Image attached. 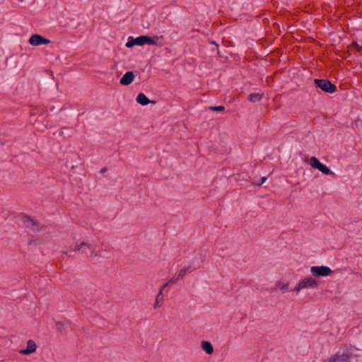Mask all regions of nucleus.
Masks as SVG:
<instances>
[{"instance_id":"9d476101","label":"nucleus","mask_w":362,"mask_h":362,"mask_svg":"<svg viewBox=\"0 0 362 362\" xmlns=\"http://www.w3.org/2000/svg\"><path fill=\"white\" fill-rule=\"evenodd\" d=\"M134 74L132 71H127L120 79V84L128 86L132 83L134 79Z\"/></svg>"},{"instance_id":"f03ea898","label":"nucleus","mask_w":362,"mask_h":362,"mask_svg":"<svg viewBox=\"0 0 362 362\" xmlns=\"http://www.w3.org/2000/svg\"><path fill=\"white\" fill-rule=\"evenodd\" d=\"M318 286L317 281L311 276H306L300 279L291 291L296 293L300 292L303 289H314Z\"/></svg>"},{"instance_id":"0eeeda50","label":"nucleus","mask_w":362,"mask_h":362,"mask_svg":"<svg viewBox=\"0 0 362 362\" xmlns=\"http://www.w3.org/2000/svg\"><path fill=\"white\" fill-rule=\"evenodd\" d=\"M351 357L352 353L347 349L342 354L337 352L328 359V362H346Z\"/></svg>"},{"instance_id":"39448f33","label":"nucleus","mask_w":362,"mask_h":362,"mask_svg":"<svg viewBox=\"0 0 362 362\" xmlns=\"http://www.w3.org/2000/svg\"><path fill=\"white\" fill-rule=\"evenodd\" d=\"M309 164L312 168L319 170L325 175H330L332 176L335 175L334 172L330 170V169L325 165L320 163V160L315 156H313L310 158Z\"/></svg>"},{"instance_id":"5701e85b","label":"nucleus","mask_w":362,"mask_h":362,"mask_svg":"<svg viewBox=\"0 0 362 362\" xmlns=\"http://www.w3.org/2000/svg\"><path fill=\"white\" fill-rule=\"evenodd\" d=\"M164 289H165V288L162 286V287L160 288V291H159V292H158V293H163V290H164Z\"/></svg>"},{"instance_id":"ddd939ff","label":"nucleus","mask_w":362,"mask_h":362,"mask_svg":"<svg viewBox=\"0 0 362 362\" xmlns=\"http://www.w3.org/2000/svg\"><path fill=\"white\" fill-rule=\"evenodd\" d=\"M136 102L142 105H146L151 103L149 99L143 93H140L137 95Z\"/></svg>"},{"instance_id":"f257e3e1","label":"nucleus","mask_w":362,"mask_h":362,"mask_svg":"<svg viewBox=\"0 0 362 362\" xmlns=\"http://www.w3.org/2000/svg\"><path fill=\"white\" fill-rule=\"evenodd\" d=\"M157 40L158 37L156 38V40H155L154 38H152L146 35H141L136 38L129 37L128 42L126 44V46L127 47H132L135 45L141 46L145 44L156 45H157Z\"/></svg>"},{"instance_id":"aec40b11","label":"nucleus","mask_w":362,"mask_h":362,"mask_svg":"<svg viewBox=\"0 0 362 362\" xmlns=\"http://www.w3.org/2000/svg\"><path fill=\"white\" fill-rule=\"evenodd\" d=\"M267 180V177H262L261 178V181L258 183H257L256 185H258V186H261Z\"/></svg>"},{"instance_id":"6ab92c4d","label":"nucleus","mask_w":362,"mask_h":362,"mask_svg":"<svg viewBox=\"0 0 362 362\" xmlns=\"http://www.w3.org/2000/svg\"><path fill=\"white\" fill-rule=\"evenodd\" d=\"M188 270H189V267L183 268V269H182L179 272V273H178V274H177V275H178L180 278H182V277L185 275L186 272H187Z\"/></svg>"},{"instance_id":"6e6552de","label":"nucleus","mask_w":362,"mask_h":362,"mask_svg":"<svg viewBox=\"0 0 362 362\" xmlns=\"http://www.w3.org/2000/svg\"><path fill=\"white\" fill-rule=\"evenodd\" d=\"M28 42L31 45H33V46L47 45V44L50 43L49 40H48L38 34H34V35H31Z\"/></svg>"},{"instance_id":"423d86ee","label":"nucleus","mask_w":362,"mask_h":362,"mask_svg":"<svg viewBox=\"0 0 362 362\" xmlns=\"http://www.w3.org/2000/svg\"><path fill=\"white\" fill-rule=\"evenodd\" d=\"M310 272L313 276H329L332 271L327 266H313L310 268Z\"/></svg>"},{"instance_id":"a211bd4d","label":"nucleus","mask_w":362,"mask_h":362,"mask_svg":"<svg viewBox=\"0 0 362 362\" xmlns=\"http://www.w3.org/2000/svg\"><path fill=\"white\" fill-rule=\"evenodd\" d=\"M180 277L178 275L174 276L173 278H171L169 281L171 285L177 283L180 280Z\"/></svg>"},{"instance_id":"dca6fc26","label":"nucleus","mask_w":362,"mask_h":362,"mask_svg":"<svg viewBox=\"0 0 362 362\" xmlns=\"http://www.w3.org/2000/svg\"><path fill=\"white\" fill-rule=\"evenodd\" d=\"M278 285L279 286V288H280L281 291L283 293L290 291V289H289V283H286V284H281L280 283H279ZM291 290L292 289H291Z\"/></svg>"},{"instance_id":"4be33fe9","label":"nucleus","mask_w":362,"mask_h":362,"mask_svg":"<svg viewBox=\"0 0 362 362\" xmlns=\"http://www.w3.org/2000/svg\"><path fill=\"white\" fill-rule=\"evenodd\" d=\"M170 285H171V284H170V281H168L166 284H165L163 286V287L165 288H166L167 286H170Z\"/></svg>"},{"instance_id":"393cba45","label":"nucleus","mask_w":362,"mask_h":362,"mask_svg":"<svg viewBox=\"0 0 362 362\" xmlns=\"http://www.w3.org/2000/svg\"><path fill=\"white\" fill-rule=\"evenodd\" d=\"M105 171H106V168H103L101 170V172H102V173H104V172H105Z\"/></svg>"},{"instance_id":"1a4fd4ad","label":"nucleus","mask_w":362,"mask_h":362,"mask_svg":"<svg viewBox=\"0 0 362 362\" xmlns=\"http://www.w3.org/2000/svg\"><path fill=\"white\" fill-rule=\"evenodd\" d=\"M36 349H37V346H36L35 342L32 339H29L27 341L26 349L20 350L19 353L23 355H30V354L35 352Z\"/></svg>"},{"instance_id":"9b49d317","label":"nucleus","mask_w":362,"mask_h":362,"mask_svg":"<svg viewBox=\"0 0 362 362\" xmlns=\"http://www.w3.org/2000/svg\"><path fill=\"white\" fill-rule=\"evenodd\" d=\"M23 221H24V223L25 224L26 227L30 228L33 230H38V226H37V222L35 221V220H34L31 217L25 216L23 217Z\"/></svg>"},{"instance_id":"20e7f679","label":"nucleus","mask_w":362,"mask_h":362,"mask_svg":"<svg viewBox=\"0 0 362 362\" xmlns=\"http://www.w3.org/2000/svg\"><path fill=\"white\" fill-rule=\"evenodd\" d=\"M314 83L317 88L326 93H332L337 90L336 86L327 79H315Z\"/></svg>"},{"instance_id":"412c9836","label":"nucleus","mask_w":362,"mask_h":362,"mask_svg":"<svg viewBox=\"0 0 362 362\" xmlns=\"http://www.w3.org/2000/svg\"><path fill=\"white\" fill-rule=\"evenodd\" d=\"M354 46L356 47V49L357 51H360V50H362V45L360 46L358 44H357L356 42H354Z\"/></svg>"},{"instance_id":"4468645a","label":"nucleus","mask_w":362,"mask_h":362,"mask_svg":"<svg viewBox=\"0 0 362 362\" xmlns=\"http://www.w3.org/2000/svg\"><path fill=\"white\" fill-rule=\"evenodd\" d=\"M263 94L260 93H251L248 95L247 99L250 102L255 103L259 101L262 98Z\"/></svg>"},{"instance_id":"7ed1b4c3","label":"nucleus","mask_w":362,"mask_h":362,"mask_svg":"<svg viewBox=\"0 0 362 362\" xmlns=\"http://www.w3.org/2000/svg\"><path fill=\"white\" fill-rule=\"evenodd\" d=\"M71 250L72 251H81L82 254L87 257H95L97 256V253L95 250L91 248L89 245L86 243L82 242L79 244L76 243L75 245L71 247Z\"/></svg>"},{"instance_id":"b1692460","label":"nucleus","mask_w":362,"mask_h":362,"mask_svg":"<svg viewBox=\"0 0 362 362\" xmlns=\"http://www.w3.org/2000/svg\"><path fill=\"white\" fill-rule=\"evenodd\" d=\"M211 44L215 45L216 46H218V44L215 41H211Z\"/></svg>"},{"instance_id":"f3484780","label":"nucleus","mask_w":362,"mask_h":362,"mask_svg":"<svg viewBox=\"0 0 362 362\" xmlns=\"http://www.w3.org/2000/svg\"><path fill=\"white\" fill-rule=\"evenodd\" d=\"M209 110L213 111H223L224 110L225 107L224 106L219 105V106H210Z\"/></svg>"},{"instance_id":"f8f14e48","label":"nucleus","mask_w":362,"mask_h":362,"mask_svg":"<svg viewBox=\"0 0 362 362\" xmlns=\"http://www.w3.org/2000/svg\"><path fill=\"white\" fill-rule=\"evenodd\" d=\"M201 347L207 354H212L214 352V347L212 344L207 341H202Z\"/></svg>"},{"instance_id":"2eb2a0df","label":"nucleus","mask_w":362,"mask_h":362,"mask_svg":"<svg viewBox=\"0 0 362 362\" xmlns=\"http://www.w3.org/2000/svg\"><path fill=\"white\" fill-rule=\"evenodd\" d=\"M163 300H164L163 293H158L156 297V301L154 303L153 308L156 309V308L160 307V305H162V303L163 302Z\"/></svg>"}]
</instances>
